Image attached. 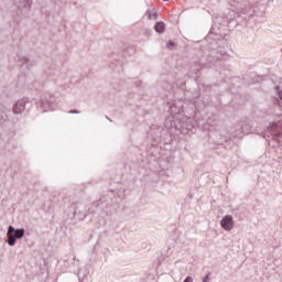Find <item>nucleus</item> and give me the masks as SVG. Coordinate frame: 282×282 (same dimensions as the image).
<instances>
[{
	"label": "nucleus",
	"mask_w": 282,
	"mask_h": 282,
	"mask_svg": "<svg viewBox=\"0 0 282 282\" xmlns=\"http://www.w3.org/2000/svg\"><path fill=\"white\" fill-rule=\"evenodd\" d=\"M183 282H193V276H187Z\"/></svg>",
	"instance_id": "nucleus-13"
},
{
	"label": "nucleus",
	"mask_w": 282,
	"mask_h": 282,
	"mask_svg": "<svg viewBox=\"0 0 282 282\" xmlns=\"http://www.w3.org/2000/svg\"><path fill=\"white\" fill-rule=\"evenodd\" d=\"M148 19H150V21H158V10L153 9V10H147L145 12Z\"/></svg>",
	"instance_id": "nucleus-9"
},
{
	"label": "nucleus",
	"mask_w": 282,
	"mask_h": 282,
	"mask_svg": "<svg viewBox=\"0 0 282 282\" xmlns=\"http://www.w3.org/2000/svg\"><path fill=\"white\" fill-rule=\"evenodd\" d=\"M19 61L26 65V67H32L34 65V61L30 59L28 55H18Z\"/></svg>",
	"instance_id": "nucleus-8"
},
{
	"label": "nucleus",
	"mask_w": 282,
	"mask_h": 282,
	"mask_svg": "<svg viewBox=\"0 0 282 282\" xmlns=\"http://www.w3.org/2000/svg\"><path fill=\"white\" fill-rule=\"evenodd\" d=\"M170 109L169 112L171 113L172 118H177V116H182L184 113V105L186 102L184 99H175L171 102H167Z\"/></svg>",
	"instance_id": "nucleus-3"
},
{
	"label": "nucleus",
	"mask_w": 282,
	"mask_h": 282,
	"mask_svg": "<svg viewBox=\"0 0 282 282\" xmlns=\"http://www.w3.org/2000/svg\"><path fill=\"white\" fill-rule=\"evenodd\" d=\"M23 8L30 10L32 8V0H24Z\"/></svg>",
	"instance_id": "nucleus-11"
},
{
	"label": "nucleus",
	"mask_w": 282,
	"mask_h": 282,
	"mask_svg": "<svg viewBox=\"0 0 282 282\" xmlns=\"http://www.w3.org/2000/svg\"><path fill=\"white\" fill-rule=\"evenodd\" d=\"M167 47H173V42H172V41H170V42L167 43Z\"/></svg>",
	"instance_id": "nucleus-15"
},
{
	"label": "nucleus",
	"mask_w": 282,
	"mask_h": 282,
	"mask_svg": "<svg viewBox=\"0 0 282 282\" xmlns=\"http://www.w3.org/2000/svg\"><path fill=\"white\" fill-rule=\"evenodd\" d=\"M25 237V229L20 228L15 229L14 226H9L8 231H7V240L6 242L8 246H17V239H23Z\"/></svg>",
	"instance_id": "nucleus-2"
},
{
	"label": "nucleus",
	"mask_w": 282,
	"mask_h": 282,
	"mask_svg": "<svg viewBox=\"0 0 282 282\" xmlns=\"http://www.w3.org/2000/svg\"><path fill=\"white\" fill-rule=\"evenodd\" d=\"M154 30L155 32H158V34H164L166 25L164 24V22H156V24L154 25Z\"/></svg>",
	"instance_id": "nucleus-10"
},
{
	"label": "nucleus",
	"mask_w": 282,
	"mask_h": 282,
	"mask_svg": "<svg viewBox=\"0 0 282 282\" xmlns=\"http://www.w3.org/2000/svg\"><path fill=\"white\" fill-rule=\"evenodd\" d=\"M137 85H138V87H140V85H142V82H138Z\"/></svg>",
	"instance_id": "nucleus-16"
},
{
	"label": "nucleus",
	"mask_w": 282,
	"mask_h": 282,
	"mask_svg": "<svg viewBox=\"0 0 282 282\" xmlns=\"http://www.w3.org/2000/svg\"><path fill=\"white\" fill-rule=\"evenodd\" d=\"M220 226L224 230H230L234 226L232 216L227 215L220 220Z\"/></svg>",
	"instance_id": "nucleus-7"
},
{
	"label": "nucleus",
	"mask_w": 282,
	"mask_h": 282,
	"mask_svg": "<svg viewBox=\"0 0 282 282\" xmlns=\"http://www.w3.org/2000/svg\"><path fill=\"white\" fill-rule=\"evenodd\" d=\"M30 102V99L28 98H22L19 99L14 105H13V113L15 116H21L23 111H25L26 105Z\"/></svg>",
	"instance_id": "nucleus-6"
},
{
	"label": "nucleus",
	"mask_w": 282,
	"mask_h": 282,
	"mask_svg": "<svg viewBox=\"0 0 282 282\" xmlns=\"http://www.w3.org/2000/svg\"><path fill=\"white\" fill-rule=\"evenodd\" d=\"M120 210V205L118 203L106 206L101 212V217H113V215H118Z\"/></svg>",
	"instance_id": "nucleus-5"
},
{
	"label": "nucleus",
	"mask_w": 282,
	"mask_h": 282,
	"mask_svg": "<svg viewBox=\"0 0 282 282\" xmlns=\"http://www.w3.org/2000/svg\"><path fill=\"white\" fill-rule=\"evenodd\" d=\"M210 272H207V274L203 278V282H208L210 281Z\"/></svg>",
	"instance_id": "nucleus-12"
},
{
	"label": "nucleus",
	"mask_w": 282,
	"mask_h": 282,
	"mask_svg": "<svg viewBox=\"0 0 282 282\" xmlns=\"http://www.w3.org/2000/svg\"><path fill=\"white\" fill-rule=\"evenodd\" d=\"M63 78H66V76L64 75Z\"/></svg>",
	"instance_id": "nucleus-17"
},
{
	"label": "nucleus",
	"mask_w": 282,
	"mask_h": 282,
	"mask_svg": "<svg viewBox=\"0 0 282 282\" xmlns=\"http://www.w3.org/2000/svg\"><path fill=\"white\" fill-rule=\"evenodd\" d=\"M228 3L231 9H229L228 12H225V23H230V21L240 17V14H245V17H254V12H257V9H254L248 0L242 2H239L238 0H228Z\"/></svg>",
	"instance_id": "nucleus-1"
},
{
	"label": "nucleus",
	"mask_w": 282,
	"mask_h": 282,
	"mask_svg": "<svg viewBox=\"0 0 282 282\" xmlns=\"http://www.w3.org/2000/svg\"><path fill=\"white\" fill-rule=\"evenodd\" d=\"M37 107L43 109V111H54V101H52V95L45 94L40 97L36 101Z\"/></svg>",
	"instance_id": "nucleus-4"
},
{
	"label": "nucleus",
	"mask_w": 282,
	"mask_h": 282,
	"mask_svg": "<svg viewBox=\"0 0 282 282\" xmlns=\"http://www.w3.org/2000/svg\"><path fill=\"white\" fill-rule=\"evenodd\" d=\"M69 113H80L78 110H70Z\"/></svg>",
	"instance_id": "nucleus-14"
}]
</instances>
